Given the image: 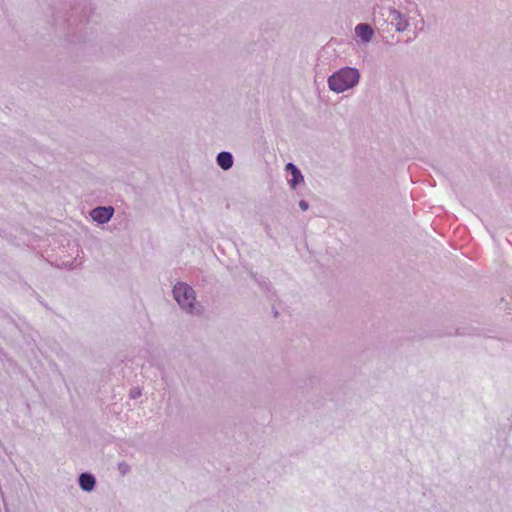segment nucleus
<instances>
[{
  "mask_svg": "<svg viewBox=\"0 0 512 512\" xmlns=\"http://www.w3.org/2000/svg\"><path fill=\"white\" fill-rule=\"evenodd\" d=\"M360 71L355 67H343L327 79L328 87L335 93H343L354 88L360 81Z\"/></svg>",
  "mask_w": 512,
  "mask_h": 512,
  "instance_id": "f257e3e1",
  "label": "nucleus"
},
{
  "mask_svg": "<svg viewBox=\"0 0 512 512\" xmlns=\"http://www.w3.org/2000/svg\"><path fill=\"white\" fill-rule=\"evenodd\" d=\"M286 170L292 174V178L288 181L292 189H295V187L299 183L304 181L303 175L301 174L300 170L293 163H288L286 165Z\"/></svg>",
  "mask_w": 512,
  "mask_h": 512,
  "instance_id": "423d86ee",
  "label": "nucleus"
},
{
  "mask_svg": "<svg viewBox=\"0 0 512 512\" xmlns=\"http://www.w3.org/2000/svg\"><path fill=\"white\" fill-rule=\"evenodd\" d=\"M118 469L122 474H126L129 471V465L126 462H121L118 465Z\"/></svg>",
  "mask_w": 512,
  "mask_h": 512,
  "instance_id": "1a4fd4ad",
  "label": "nucleus"
},
{
  "mask_svg": "<svg viewBox=\"0 0 512 512\" xmlns=\"http://www.w3.org/2000/svg\"><path fill=\"white\" fill-rule=\"evenodd\" d=\"M299 207L301 208L302 211H306L309 208V204L305 200H301L299 202Z\"/></svg>",
  "mask_w": 512,
  "mask_h": 512,
  "instance_id": "9d476101",
  "label": "nucleus"
},
{
  "mask_svg": "<svg viewBox=\"0 0 512 512\" xmlns=\"http://www.w3.org/2000/svg\"><path fill=\"white\" fill-rule=\"evenodd\" d=\"M355 33L365 43L370 42L374 36V31L371 26L363 23L355 27Z\"/></svg>",
  "mask_w": 512,
  "mask_h": 512,
  "instance_id": "39448f33",
  "label": "nucleus"
},
{
  "mask_svg": "<svg viewBox=\"0 0 512 512\" xmlns=\"http://www.w3.org/2000/svg\"><path fill=\"white\" fill-rule=\"evenodd\" d=\"M95 478L92 474L82 473L79 477V485L82 490L90 492L95 487Z\"/></svg>",
  "mask_w": 512,
  "mask_h": 512,
  "instance_id": "0eeeda50",
  "label": "nucleus"
},
{
  "mask_svg": "<svg viewBox=\"0 0 512 512\" xmlns=\"http://www.w3.org/2000/svg\"><path fill=\"white\" fill-rule=\"evenodd\" d=\"M141 395V392L139 390H131L130 396L131 398H137Z\"/></svg>",
  "mask_w": 512,
  "mask_h": 512,
  "instance_id": "9b49d317",
  "label": "nucleus"
},
{
  "mask_svg": "<svg viewBox=\"0 0 512 512\" xmlns=\"http://www.w3.org/2000/svg\"><path fill=\"white\" fill-rule=\"evenodd\" d=\"M387 20L395 27L397 32H404L410 23L407 16L394 7L387 8Z\"/></svg>",
  "mask_w": 512,
  "mask_h": 512,
  "instance_id": "7ed1b4c3",
  "label": "nucleus"
},
{
  "mask_svg": "<svg viewBox=\"0 0 512 512\" xmlns=\"http://www.w3.org/2000/svg\"><path fill=\"white\" fill-rule=\"evenodd\" d=\"M173 296L179 306L187 313H200V305L195 301V292L188 284L177 283L173 288Z\"/></svg>",
  "mask_w": 512,
  "mask_h": 512,
  "instance_id": "f03ea898",
  "label": "nucleus"
},
{
  "mask_svg": "<svg viewBox=\"0 0 512 512\" xmlns=\"http://www.w3.org/2000/svg\"><path fill=\"white\" fill-rule=\"evenodd\" d=\"M114 214V209L111 206L94 208L90 215L92 219L99 224H105L110 221Z\"/></svg>",
  "mask_w": 512,
  "mask_h": 512,
  "instance_id": "20e7f679",
  "label": "nucleus"
},
{
  "mask_svg": "<svg viewBox=\"0 0 512 512\" xmlns=\"http://www.w3.org/2000/svg\"><path fill=\"white\" fill-rule=\"evenodd\" d=\"M217 164L223 169V170H228L232 167L233 165V156L230 152H226V151H223V152H220L218 155H217Z\"/></svg>",
  "mask_w": 512,
  "mask_h": 512,
  "instance_id": "6e6552de",
  "label": "nucleus"
}]
</instances>
